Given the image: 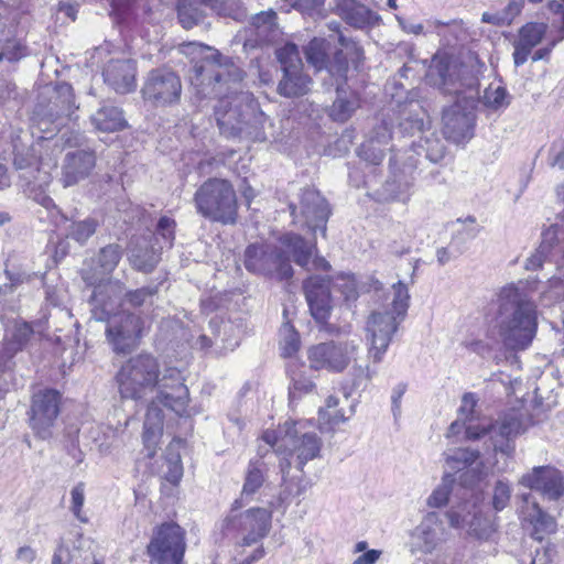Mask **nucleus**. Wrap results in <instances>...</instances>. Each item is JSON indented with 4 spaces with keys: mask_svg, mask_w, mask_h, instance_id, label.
I'll list each match as a JSON object with an SVG mask.
<instances>
[{
    "mask_svg": "<svg viewBox=\"0 0 564 564\" xmlns=\"http://www.w3.org/2000/svg\"><path fill=\"white\" fill-rule=\"evenodd\" d=\"M239 502L236 500L230 512L224 518L220 530L225 535L240 533V545L250 546L264 539L270 529L272 510L268 508H250L239 512Z\"/></svg>",
    "mask_w": 564,
    "mask_h": 564,
    "instance_id": "0eeeda50",
    "label": "nucleus"
},
{
    "mask_svg": "<svg viewBox=\"0 0 564 564\" xmlns=\"http://www.w3.org/2000/svg\"><path fill=\"white\" fill-rule=\"evenodd\" d=\"M135 63L130 59L111 61L104 70L105 82L119 94L135 88Z\"/></svg>",
    "mask_w": 564,
    "mask_h": 564,
    "instance_id": "cd10ccee",
    "label": "nucleus"
},
{
    "mask_svg": "<svg viewBox=\"0 0 564 564\" xmlns=\"http://www.w3.org/2000/svg\"><path fill=\"white\" fill-rule=\"evenodd\" d=\"M359 107V98L354 91H348L337 86V97L330 108V117L335 121H347Z\"/></svg>",
    "mask_w": 564,
    "mask_h": 564,
    "instance_id": "e433bc0d",
    "label": "nucleus"
},
{
    "mask_svg": "<svg viewBox=\"0 0 564 564\" xmlns=\"http://www.w3.org/2000/svg\"><path fill=\"white\" fill-rule=\"evenodd\" d=\"M474 98L464 97L443 112V134L454 143H462L473 137L474 131Z\"/></svg>",
    "mask_w": 564,
    "mask_h": 564,
    "instance_id": "f3484780",
    "label": "nucleus"
},
{
    "mask_svg": "<svg viewBox=\"0 0 564 564\" xmlns=\"http://www.w3.org/2000/svg\"><path fill=\"white\" fill-rule=\"evenodd\" d=\"M158 293V288H141L124 294L126 301L133 307L152 304L153 297Z\"/></svg>",
    "mask_w": 564,
    "mask_h": 564,
    "instance_id": "3c124183",
    "label": "nucleus"
},
{
    "mask_svg": "<svg viewBox=\"0 0 564 564\" xmlns=\"http://www.w3.org/2000/svg\"><path fill=\"white\" fill-rule=\"evenodd\" d=\"M358 351L359 344L355 339L329 340L310 347L307 359L312 369L343 372L357 360Z\"/></svg>",
    "mask_w": 564,
    "mask_h": 564,
    "instance_id": "1a4fd4ad",
    "label": "nucleus"
},
{
    "mask_svg": "<svg viewBox=\"0 0 564 564\" xmlns=\"http://www.w3.org/2000/svg\"><path fill=\"white\" fill-rule=\"evenodd\" d=\"M541 299L545 301H560L564 299V279L561 276H552L544 285L541 292Z\"/></svg>",
    "mask_w": 564,
    "mask_h": 564,
    "instance_id": "5fc2aeb1",
    "label": "nucleus"
},
{
    "mask_svg": "<svg viewBox=\"0 0 564 564\" xmlns=\"http://www.w3.org/2000/svg\"><path fill=\"white\" fill-rule=\"evenodd\" d=\"M262 438L276 454L283 456V474L293 463L302 469L307 462L319 455L322 448V440L317 434L306 432L302 422L286 421L278 431H265Z\"/></svg>",
    "mask_w": 564,
    "mask_h": 564,
    "instance_id": "39448f33",
    "label": "nucleus"
},
{
    "mask_svg": "<svg viewBox=\"0 0 564 564\" xmlns=\"http://www.w3.org/2000/svg\"><path fill=\"white\" fill-rule=\"evenodd\" d=\"M478 399L471 392L465 393L458 409V416L468 422L466 425V440L476 441L487 434L492 427L491 421L480 417L476 410Z\"/></svg>",
    "mask_w": 564,
    "mask_h": 564,
    "instance_id": "bb28decb",
    "label": "nucleus"
},
{
    "mask_svg": "<svg viewBox=\"0 0 564 564\" xmlns=\"http://www.w3.org/2000/svg\"><path fill=\"white\" fill-rule=\"evenodd\" d=\"M305 299L312 316L324 323L332 311L330 281L321 275H311L303 283Z\"/></svg>",
    "mask_w": 564,
    "mask_h": 564,
    "instance_id": "b1692460",
    "label": "nucleus"
},
{
    "mask_svg": "<svg viewBox=\"0 0 564 564\" xmlns=\"http://www.w3.org/2000/svg\"><path fill=\"white\" fill-rule=\"evenodd\" d=\"M491 426L492 427L487 432V434L498 433L502 438L507 440L506 446L499 444L498 441L494 442L495 451H500L503 453H509L510 451H512V447L509 445L508 441L511 440L512 437L518 436L524 431V425L522 423L520 414L517 412L506 414L498 425H494L491 423Z\"/></svg>",
    "mask_w": 564,
    "mask_h": 564,
    "instance_id": "72a5a7b5",
    "label": "nucleus"
},
{
    "mask_svg": "<svg viewBox=\"0 0 564 564\" xmlns=\"http://www.w3.org/2000/svg\"><path fill=\"white\" fill-rule=\"evenodd\" d=\"M466 72V67L455 56L446 52H437L429 66L426 80L445 94L459 95L465 86Z\"/></svg>",
    "mask_w": 564,
    "mask_h": 564,
    "instance_id": "dca6fc26",
    "label": "nucleus"
},
{
    "mask_svg": "<svg viewBox=\"0 0 564 564\" xmlns=\"http://www.w3.org/2000/svg\"><path fill=\"white\" fill-rule=\"evenodd\" d=\"M276 253L291 264L295 262L306 271H328L330 264L323 257L317 256L315 238L304 239L297 234L289 232L279 238V246H275Z\"/></svg>",
    "mask_w": 564,
    "mask_h": 564,
    "instance_id": "2eb2a0df",
    "label": "nucleus"
},
{
    "mask_svg": "<svg viewBox=\"0 0 564 564\" xmlns=\"http://www.w3.org/2000/svg\"><path fill=\"white\" fill-rule=\"evenodd\" d=\"M402 321L390 314L388 308L373 311L366 322L365 339L368 358L375 364L382 361L390 343Z\"/></svg>",
    "mask_w": 564,
    "mask_h": 564,
    "instance_id": "9b49d317",
    "label": "nucleus"
},
{
    "mask_svg": "<svg viewBox=\"0 0 564 564\" xmlns=\"http://www.w3.org/2000/svg\"><path fill=\"white\" fill-rule=\"evenodd\" d=\"M61 394L54 389H42L33 393L28 412L29 425L41 440L53 436V427L59 415Z\"/></svg>",
    "mask_w": 564,
    "mask_h": 564,
    "instance_id": "4468645a",
    "label": "nucleus"
},
{
    "mask_svg": "<svg viewBox=\"0 0 564 564\" xmlns=\"http://www.w3.org/2000/svg\"><path fill=\"white\" fill-rule=\"evenodd\" d=\"M398 239L393 241V249L395 253L404 254L410 252L413 247L414 237H415V228L413 226L410 227H398Z\"/></svg>",
    "mask_w": 564,
    "mask_h": 564,
    "instance_id": "864d4df0",
    "label": "nucleus"
},
{
    "mask_svg": "<svg viewBox=\"0 0 564 564\" xmlns=\"http://www.w3.org/2000/svg\"><path fill=\"white\" fill-rule=\"evenodd\" d=\"M448 538L449 532L442 516L437 512H429L411 532L410 552L412 554L416 552L431 554Z\"/></svg>",
    "mask_w": 564,
    "mask_h": 564,
    "instance_id": "a211bd4d",
    "label": "nucleus"
},
{
    "mask_svg": "<svg viewBox=\"0 0 564 564\" xmlns=\"http://www.w3.org/2000/svg\"><path fill=\"white\" fill-rule=\"evenodd\" d=\"M520 484L540 491L551 500H556L564 494L563 474L551 466L534 467L521 477Z\"/></svg>",
    "mask_w": 564,
    "mask_h": 564,
    "instance_id": "5701e85b",
    "label": "nucleus"
},
{
    "mask_svg": "<svg viewBox=\"0 0 564 564\" xmlns=\"http://www.w3.org/2000/svg\"><path fill=\"white\" fill-rule=\"evenodd\" d=\"M15 167L21 171L20 177L24 181L25 193L44 207L52 204L45 191L52 182V171L57 162L53 159L30 161L21 154L14 158Z\"/></svg>",
    "mask_w": 564,
    "mask_h": 564,
    "instance_id": "f8f14e48",
    "label": "nucleus"
},
{
    "mask_svg": "<svg viewBox=\"0 0 564 564\" xmlns=\"http://www.w3.org/2000/svg\"><path fill=\"white\" fill-rule=\"evenodd\" d=\"M546 28L545 23H528L522 26L519 39L514 44L513 59L516 66L527 62L532 48L542 41Z\"/></svg>",
    "mask_w": 564,
    "mask_h": 564,
    "instance_id": "2f4dec72",
    "label": "nucleus"
},
{
    "mask_svg": "<svg viewBox=\"0 0 564 564\" xmlns=\"http://www.w3.org/2000/svg\"><path fill=\"white\" fill-rule=\"evenodd\" d=\"M123 284L110 282L99 285L91 294V315L96 321H107L106 339L116 354L134 350L143 334L142 319L124 311L116 312L121 304Z\"/></svg>",
    "mask_w": 564,
    "mask_h": 564,
    "instance_id": "20e7f679",
    "label": "nucleus"
},
{
    "mask_svg": "<svg viewBox=\"0 0 564 564\" xmlns=\"http://www.w3.org/2000/svg\"><path fill=\"white\" fill-rule=\"evenodd\" d=\"M183 445L181 438H174L166 447L164 459L167 465V471L165 473L166 479L172 484H177L183 475V467L180 455V447Z\"/></svg>",
    "mask_w": 564,
    "mask_h": 564,
    "instance_id": "58836bf2",
    "label": "nucleus"
},
{
    "mask_svg": "<svg viewBox=\"0 0 564 564\" xmlns=\"http://www.w3.org/2000/svg\"><path fill=\"white\" fill-rule=\"evenodd\" d=\"M552 243L543 240L538 249L525 260L527 270H539L543 267L551 252Z\"/></svg>",
    "mask_w": 564,
    "mask_h": 564,
    "instance_id": "4d7b16f0",
    "label": "nucleus"
},
{
    "mask_svg": "<svg viewBox=\"0 0 564 564\" xmlns=\"http://www.w3.org/2000/svg\"><path fill=\"white\" fill-rule=\"evenodd\" d=\"M337 9L348 24L358 29L372 24L377 20V15L357 0H339Z\"/></svg>",
    "mask_w": 564,
    "mask_h": 564,
    "instance_id": "473e14b6",
    "label": "nucleus"
},
{
    "mask_svg": "<svg viewBox=\"0 0 564 564\" xmlns=\"http://www.w3.org/2000/svg\"><path fill=\"white\" fill-rule=\"evenodd\" d=\"M328 50L329 43L325 39L314 37L304 48L307 63L316 70L326 69L336 79H345L348 64L343 51H336L334 58L329 61Z\"/></svg>",
    "mask_w": 564,
    "mask_h": 564,
    "instance_id": "412c9836",
    "label": "nucleus"
},
{
    "mask_svg": "<svg viewBox=\"0 0 564 564\" xmlns=\"http://www.w3.org/2000/svg\"><path fill=\"white\" fill-rule=\"evenodd\" d=\"M391 140V128L389 123L382 121L372 131L371 137L361 144L358 155L369 162L370 164L378 165L384 158V149Z\"/></svg>",
    "mask_w": 564,
    "mask_h": 564,
    "instance_id": "7c9ffc66",
    "label": "nucleus"
},
{
    "mask_svg": "<svg viewBox=\"0 0 564 564\" xmlns=\"http://www.w3.org/2000/svg\"><path fill=\"white\" fill-rule=\"evenodd\" d=\"M444 455L446 467L452 471L463 470L479 458V452L469 448L449 449Z\"/></svg>",
    "mask_w": 564,
    "mask_h": 564,
    "instance_id": "ea45409f",
    "label": "nucleus"
},
{
    "mask_svg": "<svg viewBox=\"0 0 564 564\" xmlns=\"http://www.w3.org/2000/svg\"><path fill=\"white\" fill-rule=\"evenodd\" d=\"M290 209L294 219L296 220L300 215L304 219L305 226L313 234L321 229L323 235H325L329 208L325 198L317 191L304 189L299 205L291 204Z\"/></svg>",
    "mask_w": 564,
    "mask_h": 564,
    "instance_id": "aec40b11",
    "label": "nucleus"
},
{
    "mask_svg": "<svg viewBox=\"0 0 564 564\" xmlns=\"http://www.w3.org/2000/svg\"><path fill=\"white\" fill-rule=\"evenodd\" d=\"M185 533L176 523H164L153 533L147 547L150 564H183Z\"/></svg>",
    "mask_w": 564,
    "mask_h": 564,
    "instance_id": "9d476101",
    "label": "nucleus"
},
{
    "mask_svg": "<svg viewBox=\"0 0 564 564\" xmlns=\"http://www.w3.org/2000/svg\"><path fill=\"white\" fill-rule=\"evenodd\" d=\"M311 79L304 75L302 68H286L281 79L278 90L284 97H297L305 95L310 90Z\"/></svg>",
    "mask_w": 564,
    "mask_h": 564,
    "instance_id": "c9c22d12",
    "label": "nucleus"
},
{
    "mask_svg": "<svg viewBox=\"0 0 564 564\" xmlns=\"http://www.w3.org/2000/svg\"><path fill=\"white\" fill-rule=\"evenodd\" d=\"M77 107L74 104L73 88L63 83L57 86L55 97L47 107L37 106L34 116V126L45 134H53L72 121Z\"/></svg>",
    "mask_w": 564,
    "mask_h": 564,
    "instance_id": "6e6552de",
    "label": "nucleus"
},
{
    "mask_svg": "<svg viewBox=\"0 0 564 564\" xmlns=\"http://www.w3.org/2000/svg\"><path fill=\"white\" fill-rule=\"evenodd\" d=\"M392 300L390 303L391 310H388L390 314H393L397 318L403 321L408 308H409V302H410V294L408 286L401 282L398 281L392 285Z\"/></svg>",
    "mask_w": 564,
    "mask_h": 564,
    "instance_id": "a19ab883",
    "label": "nucleus"
},
{
    "mask_svg": "<svg viewBox=\"0 0 564 564\" xmlns=\"http://www.w3.org/2000/svg\"><path fill=\"white\" fill-rule=\"evenodd\" d=\"M182 52L193 59L200 58L193 67L191 82L203 96L217 99L214 109L220 132L227 137L247 132L256 107L251 95L241 90L243 73L240 67L202 43L184 44Z\"/></svg>",
    "mask_w": 564,
    "mask_h": 564,
    "instance_id": "f257e3e1",
    "label": "nucleus"
},
{
    "mask_svg": "<svg viewBox=\"0 0 564 564\" xmlns=\"http://www.w3.org/2000/svg\"><path fill=\"white\" fill-rule=\"evenodd\" d=\"M141 95L144 101L154 107L176 105L182 95L181 78L169 68L152 69L144 79Z\"/></svg>",
    "mask_w": 564,
    "mask_h": 564,
    "instance_id": "ddd939ff",
    "label": "nucleus"
},
{
    "mask_svg": "<svg viewBox=\"0 0 564 564\" xmlns=\"http://www.w3.org/2000/svg\"><path fill=\"white\" fill-rule=\"evenodd\" d=\"M522 499L523 506L520 508V513L523 520L533 525L534 539L542 541L544 535L554 533L556 531L555 519L546 514L530 494L523 495Z\"/></svg>",
    "mask_w": 564,
    "mask_h": 564,
    "instance_id": "c85d7f7f",
    "label": "nucleus"
},
{
    "mask_svg": "<svg viewBox=\"0 0 564 564\" xmlns=\"http://www.w3.org/2000/svg\"><path fill=\"white\" fill-rule=\"evenodd\" d=\"M339 405V399L334 395H329L326 399L325 408H321L318 413L321 420L330 424H339L349 419L355 412L354 405H349V414L346 415L343 409H337Z\"/></svg>",
    "mask_w": 564,
    "mask_h": 564,
    "instance_id": "79ce46f5",
    "label": "nucleus"
},
{
    "mask_svg": "<svg viewBox=\"0 0 564 564\" xmlns=\"http://www.w3.org/2000/svg\"><path fill=\"white\" fill-rule=\"evenodd\" d=\"M33 334L32 327L28 323H20L14 326L9 345L10 350L21 349Z\"/></svg>",
    "mask_w": 564,
    "mask_h": 564,
    "instance_id": "680f3d73",
    "label": "nucleus"
},
{
    "mask_svg": "<svg viewBox=\"0 0 564 564\" xmlns=\"http://www.w3.org/2000/svg\"><path fill=\"white\" fill-rule=\"evenodd\" d=\"M0 61L17 62L25 55V47L14 36L1 39Z\"/></svg>",
    "mask_w": 564,
    "mask_h": 564,
    "instance_id": "a18cd8bd",
    "label": "nucleus"
},
{
    "mask_svg": "<svg viewBox=\"0 0 564 564\" xmlns=\"http://www.w3.org/2000/svg\"><path fill=\"white\" fill-rule=\"evenodd\" d=\"M454 480V476L446 471L442 478L441 484L432 491L427 498V506L431 508H442L446 506L449 500Z\"/></svg>",
    "mask_w": 564,
    "mask_h": 564,
    "instance_id": "37998d69",
    "label": "nucleus"
},
{
    "mask_svg": "<svg viewBox=\"0 0 564 564\" xmlns=\"http://www.w3.org/2000/svg\"><path fill=\"white\" fill-rule=\"evenodd\" d=\"M550 164L564 169V140L553 143L550 151Z\"/></svg>",
    "mask_w": 564,
    "mask_h": 564,
    "instance_id": "338daca9",
    "label": "nucleus"
},
{
    "mask_svg": "<svg viewBox=\"0 0 564 564\" xmlns=\"http://www.w3.org/2000/svg\"><path fill=\"white\" fill-rule=\"evenodd\" d=\"M175 221L170 217H161L156 226V235L163 239V247L171 248L174 241Z\"/></svg>",
    "mask_w": 564,
    "mask_h": 564,
    "instance_id": "052dcab7",
    "label": "nucleus"
},
{
    "mask_svg": "<svg viewBox=\"0 0 564 564\" xmlns=\"http://www.w3.org/2000/svg\"><path fill=\"white\" fill-rule=\"evenodd\" d=\"M334 288L339 289L346 300L355 299L357 296L356 282L350 275L338 276Z\"/></svg>",
    "mask_w": 564,
    "mask_h": 564,
    "instance_id": "e2e57ef3",
    "label": "nucleus"
},
{
    "mask_svg": "<svg viewBox=\"0 0 564 564\" xmlns=\"http://www.w3.org/2000/svg\"><path fill=\"white\" fill-rule=\"evenodd\" d=\"M197 212L213 221L234 224L237 219V196L232 185L223 178H209L194 195Z\"/></svg>",
    "mask_w": 564,
    "mask_h": 564,
    "instance_id": "423d86ee",
    "label": "nucleus"
},
{
    "mask_svg": "<svg viewBox=\"0 0 564 564\" xmlns=\"http://www.w3.org/2000/svg\"><path fill=\"white\" fill-rule=\"evenodd\" d=\"M73 557H74V554L72 553L69 547L64 544H61L55 550L51 564H70L73 561Z\"/></svg>",
    "mask_w": 564,
    "mask_h": 564,
    "instance_id": "774afa93",
    "label": "nucleus"
},
{
    "mask_svg": "<svg viewBox=\"0 0 564 564\" xmlns=\"http://www.w3.org/2000/svg\"><path fill=\"white\" fill-rule=\"evenodd\" d=\"M123 399L139 400L155 391L156 400L178 415L187 414L189 393L176 368H166L161 375L155 357L140 354L128 359L116 376Z\"/></svg>",
    "mask_w": 564,
    "mask_h": 564,
    "instance_id": "f03ea898",
    "label": "nucleus"
},
{
    "mask_svg": "<svg viewBox=\"0 0 564 564\" xmlns=\"http://www.w3.org/2000/svg\"><path fill=\"white\" fill-rule=\"evenodd\" d=\"M315 389V384L308 378L300 375L292 377V386L290 387V399L292 401L302 398L303 395L311 393Z\"/></svg>",
    "mask_w": 564,
    "mask_h": 564,
    "instance_id": "bf43d9fd",
    "label": "nucleus"
},
{
    "mask_svg": "<svg viewBox=\"0 0 564 564\" xmlns=\"http://www.w3.org/2000/svg\"><path fill=\"white\" fill-rule=\"evenodd\" d=\"M177 10L180 21L185 29H191L199 20L198 12L196 10L194 12H189L185 0L180 1Z\"/></svg>",
    "mask_w": 564,
    "mask_h": 564,
    "instance_id": "0e129e2a",
    "label": "nucleus"
},
{
    "mask_svg": "<svg viewBox=\"0 0 564 564\" xmlns=\"http://www.w3.org/2000/svg\"><path fill=\"white\" fill-rule=\"evenodd\" d=\"M263 480L262 471L254 464H250L242 488V496L253 495L262 486Z\"/></svg>",
    "mask_w": 564,
    "mask_h": 564,
    "instance_id": "6e6d98bb",
    "label": "nucleus"
},
{
    "mask_svg": "<svg viewBox=\"0 0 564 564\" xmlns=\"http://www.w3.org/2000/svg\"><path fill=\"white\" fill-rule=\"evenodd\" d=\"M85 489L86 486L83 481L76 484L70 490V506L69 510L73 512L75 518L83 523L88 521V518L83 512L85 503Z\"/></svg>",
    "mask_w": 564,
    "mask_h": 564,
    "instance_id": "de8ad7c7",
    "label": "nucleus"
},
{
    "mask_svg": "<svg viewBox=\"0 0 564 564\" xmlns=\"http://www.w3.org/2000/svg\"><path fill=\"white\" fill-rule=\"evenodd\" d=\"M121 259V250L118 245H108L102 248L97 257L98 270H84L83 279L84 281L94 286L93 293L99 288V285H106L112 280L107 279L118 265Z\"/></svg>",
    "mask_w": 564,
    "mask_h": 564,
    "instance_id": "a878e982",
    "label": "nucleus"
},
{
    "mask_svg": "<svg viewBox=\"0 0 564 564\" xmlns=\"http://www.w3.org/2000/svg\"><path fill=\"white\" fill-rule=\"evenodd\" d=\"M497 316L488 336L498 337L510 350L527 349L538 330V311L534 302L513 284L503 286L497 297Z\"/></svg>",
    "mask_w": 564,
    "mask_h": 564,
    "instance_id": "7ed1b4c3",
    "label": "nucleus"
},
{
    "mask_svg": "<svg viewBox=\"0 0 564 564\" xmlns=\"http://www.w3.org/2000/svg\"><path fill=\"white\" fill-rule=\"evenodd\" d=\"M425 113L422 111V116L419 113L413 118H408L400 123L401 129L404 131H409V133L414 134L415 132H422L425 128L426 120Z\"/></svg>",
    "mask_w": 564,
    "mask_h": 564,
    "instance_id": "69168bd1",
    "label": "nucleus"
},
{
    "mask_svg": "<svg viewBox=\"0 0 564 564\" xmlns=\"http://www.w3.org/2000/svg\"><path fill=\"white\" fill-rule=\"evenodd\" d=\"M163 433V412L154 402L148 408L143 424L142 443L144 457L152 459L160 448Z\"/></svg>",
    "mask_w": 564,
    "mask_h": 564,
    "instance_id": "c756f323",
    "label": "nucleus"
},
{
    "mask_svg": "<svg viewBox=\"0 0 564 564\" xmlns=\"http://www.w3.org/2000/svg\"><path fill=\"white\" fill-rule=\"evenodd\" d=\"M452 528L464 529L478 539H487L492 532L491 522L475 505L464 503L446 512Z\"/></svg>",
    "mask_w": 564,
    "mask_h": 564,
    "instance_id": "4be33fe9",
    "label": "nucleus"
},
{
    "mask_svg": "<svg viewBox=\"0 0 564 564\" xmlns=\"http://www.w3.org/2000/svg\"><path fill=\"white\" fill-rule=\"evenodd\" d=\"M129 261L131 265L143 272H150L159 262V253L153 248H148L144 243H137L130 250Z\"/></svg>",
    "mask_w": 564,
    "mask_h": 564,
    "instance_id": "4c0bfd02",
    "label": "nucleus"
},
{
    "mask_svg": "<svg viewBox=\"0 0 564 564\" xmlns=\"http://www.w3.org/2000/svg\"><path fill=\"white\" fill-rule=\"evenodd\" d=\"M276 252L275 247L251 245L245 253V265L252 272L275 273L280 279H290L293 275V268Z\"/></svg>",
    "mask_w": 564,
    "mask_h": 564,
    "instance_id": "6ab92c4d",
    "label": "nucleus"
},
{
    "mask_svg": "<svg viewBox=\"0 0 564 564\" xmlns=\"http://www.w3.org/2000/svg\"><path fill=\"white\" fill-rule=\"evenodd\" d=\"M96 165V156L91 151L76 150L68 152L62 166L61 182L64 187L78 184L89 176Z\"/></svg>",
    "mask_w": 564,
    "mask_h": 564,
    "instance_id": "393cba45",
    "label": "nucleus"
},
{
    "mask_svg": "<svg viewBox=\"0 0 564 564\" xmlns=\"http://www.w3.org/2000/svg\"><path fill=\"white\" fill-rule=\"evenodd\" d=\"M484 105L491 109H500L509 104L506 88L490 85L484 93Z\"/></svg>",
    "mask_w": 564,
    "mask_h": 564,
    "instance_id": "49530a36",
    "label": "nucleus"
},
{
    "mask_svg": "<svg viewBox=\"0 0 564 564\" xmlns=\"http://www.w3.org/2000/svg\"><path fill=\"white\" fill-rule=\"evenodd\" d=\"M511 498V486L506 480H498L494 486L492 507L496 511L503 510Z\"/></svg>",
    "mask_w": 564,
    "mask_h": 564,
    "instance_id": "603ef678",
    "label": "nucleus"
},
{
    "mask_svg": "<svg viewBox=\"0 0 564 564\" xmlns=\"http://www.w3.org/2000/svg\"><path fill=\"white\" fill-rule=\"evenodd\" d=\"M96 227L97 224L91 218L74 221L69 226L68 236L78 242H85L96 231Z\"/></svg>",
    "mask_w": 564,
    "mask_h": 564,
    "instance_id": "09e8293b",
    "label": "nucleus"
},
{
    "mask_svg": "<svg viewBox=\"0 0 564 564\" xmlns=\"http://www.w3.org/2000/svg\"><path fill=\"white\" fill-rule=\"evenodd\" d=\"M276 58L282 65L283 73H286V68H303L302 59L297 46L292 43H288L276 51Z\"/></svg>",
    "mask_w": 564,
    "mask_h": 564,
    "instance_id": "c03bdc74",
    "label": "nucleus"
},
{
    "mask_svg": "<svg viewBox=\"0 0 564 564\" xmlns=\"http://www.w3.org/2000/svg\"><path fill=\"white\" fill-rule=\"evenodd\" d=\"M338 42L341 46L339 51H343L344 58L347 59L349 57L350 61L356 64V66H358L364 55L361 46H359L355 41L344 36L343 34H339ZM346 62L348 63V61Z\"/></svg>",
    "mask_w": 564,
    "mask_h": 564,
    "instance_id": "13d9d810",
    "label": "nucleus"
},
{
    "mask_svg": "<svg viewBox=\"0 0 564 564\" xmlns=\"http://www.w3.org/2000/svg\"><path fill=\"white\" fill-rule=\"evenodd\" d=\"M91 122L98 131L116 132L127 127L122 111L115 106H102L93 116Z\"/></svg>",
    "mask_w": 564,
    "mask_h": 564,
    "instance_id": "f704fd0d",
    "label": "nucleus"
},
{
    "mask_svg": "<svg viewBox=\"0 0 564 564\" xmlns=\"http://www.w3.org/2000/svg\"><path fill=\"white\" fill-rule=\"evenodd\" d=\"M281 336H282L281 345H282L283 356L290 357L294 352H296L300 348L299 334L295 332V329L291 325H289L286 323L281 328Z\"/></svg>",
    "mask_w": 564,
    "mask_h": 564,
    "instance_id": "8fccbe9b",
    "label": "nucleus"
}]
</instances>
